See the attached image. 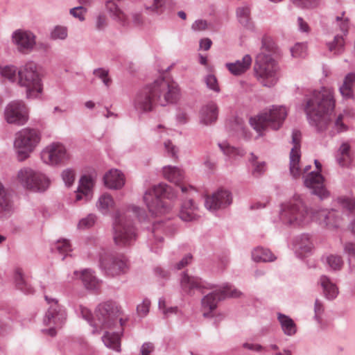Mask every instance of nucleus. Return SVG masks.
I'll return each instance as SVG.
<instances>
[{"mask_svg":"<svg viewBox=\"0 0 355 355\" xmlns=\"http://www.w3.org/2000/svg\"><path fill=\"white\" fill-rule=\"evenodd\" d=\"M94 28L97 31H105L108 26V19L103 12L98 13L94 19Z\"/></svg>","mask_w":355,"mask_h":355,"instance_id":"3c124183","label":"nucleus"},{"mask_svg":"<svg viewBox=\"0 0 355 355\" xmlns=\"http://www.w3.org/2000/svg\"><path fill=\"white\" fill-rule=\"evenodd\" d=\"M11 40L17 50L22 54H29L36 45V35L30 31L17 29L12 33Z\"/></svg>","mask_w":355,"mask_h":355,"instance_id":"a211bd4d","label":"nucleus"},{"mask_svg":"<svg viewBox=\"0 0 355 355\" xmlns=\"http://www.w3.org/2000/svg\"><path fill=\"white\" fill-rule=\"evenodd\" d=\"M16 180L24 188L33 191H44L49 185V180L45 175L28 167L18 171Z\"/></svg>","mask_w":355,"mask_h":355,"instance_id":"9b49d317","label":"nucleus"},{"mask_svg":"<svg viewBox=\"0 0 355 355\" xmlns=\"http://www.w3.org/2000/svg\"><path fill=\"white\" fill-rule=\"evenodd\" d=\"M94 185V180L90 175H83L79 180V186L78 187V192L76 195V200L77 201L83 198V194L85 200L87 201L92 198V189Z\"/></svg>","mask_w":355,"mask_h":355,"instance_id":"cd10ccee","label":"nucleus"},{"mask_svg":"<svg viewBox=\"0 0 355 355\" xmlns=\"http://www.w3.org/2000/svg\"><path fill=\"white\" fill-rule=\"evenodd\" d=\"M87 6L80 5L77 7L72 8L69 10V14L74 18L78 19L80 21L85 20V14L87 13Z\"/></svg>","mask_w":355,"mask_h":355,"instance_id":"5fc2aeb1","label":"nucleus"},{"mask_svg":"<svg viewBox=\"0 0 355 355\" xmlns=\"http://www.w3.org/2000/svg\"><path fill=\"white\" fill-rule=\"evenodd\" d=\"M252 258L256 262H272L277 259L270 250L263 247L255 248L252 251Z\"/></svg>","mask_w":355,"mask_h":355,"instance_id":"c9c22d12","label":"nucleus"},{"mask_svg":"<svg viewBox=\"0 0 355 355\" xmlns=\"http://www.w3.org/2000/svg\"><path fill=\"white\" fill-rule=\"evenodd\" d=\"M68 37V29L66 26L57 25L50 32V38L53 40H64Z\"/></svg>","mask_w":355,"mask_h":355,"instance_id":"09e8293b","label":"nucleus"},{"mask_svg":"<svg viewBox=\"0 0 355 355\" xmlns=\"http://www.w3.org/2000/svg\"><path fill=\"white\" fill-rule=\"evenodd\" d=\"M17 83L26 88V98H37L42 91V80L33 62H28L18 69Z\"/></svg>","mask_w":355,"mask_h":355,"instance_id":"6e6552de","label":"nucleus"},{"mask_svg":"<svg viewBox=\"0 0 355 355\" xmlns=\"http://www.w3.org/2000/svg\"><path fill=\"white\" fill-rule=\"evenodd\" d=\"M180 286L182 291L188 295H193L195 291H199L204 293V289H211L213 286L200 278L189 275L186 272L182 275L180 279Z\"/></svg>","mask_w":355,"mask_h":355,"instance_id":"412c9836","label":"nucleus"},{"mask_svg":"<svg viewBox=\"0 0 355 355\" xmlns=\"http://www.w3.org/2000/svg\"><path fill=\"white\" fill-rule=\"evenodd\" d=\"M322 261L326 268L331 272L340 271L345 263L344 259L341 255L331 253L323 255Z\"/></svg>","mask_w":355,"mask_h":355,"instance_id":"c85d7f7f","label":"nucleus"},{"mask_svg":"<svg viewBox=\"0 0 355 355\" xmlns=\"http://www.w3.org/2000/svg\"><path fill=\"white\" fill-rule=\"evenodd\" d=\"M12 209V202L10 194L5 190L3 184L0 182V209L5 211H10Z\"/></svg>","mask_w":355,"mask_h":355,"instance_id":"37998d69","label":"nucleus"},{"mask_svg":"<svg viewBox=\"0 0 355 355\" xmlns=\"http://www.w3.org/2000/svg\"><path fill=\"white\" fill-rule=\"evenodd\" d=\"M74 275L77 277H80L84 286L87 290L95 291L98 289L100 281L96 277L91 270L85 269L80 274L78 271H75Z\"/></svg>","mask_w":355,"mask_h":355,"instance_id":"7c9ffc66","label":"nucleus"},{"mask_svg":"<svg viewBox=\"0 0 355 355\" xmlns=\"http://www.w3.org/2000/svg\"><path fill=\"white\" fill-rule=\"evenodd\" d=\"M0 74L10 82H16L18 79V69L14 65H6L0 68Z\"/></svg>","mask_w":355,"mask_h":355,"instance_id":"49530a36","label":"nucleus"},{"mask_svg":"<svg viewBox=\"0 0 355 355\" xmlns=\"http://www.w3.org/2000/svg\"><path fill=\"white\" fill-rule=\"evenodd\" d=\"M277 319L284 333L289 336H293L297 331L296 324L289 316L279 313Z\"/></svg>","mask_w":355,"mask_h":355,"instance_id":"e433bc0d","label":"nucleus"},{"mask_svg":"<svg viewBox=\"0 0 355 355\" xmlns=\"http://www.w3.org/2000/svg\"><path fill=\"white\" fill-rule=\"evenodd\" d=\"M337 203L343 214L348 217L355 216V196H342L337 198Z\"/></svg>","mask_w":355,"mask_h":355,"instance_id":"473e14b6","label":"nucleus"},{"mask_svg":"<svg viewBox=\"0 0 355 355\" xmlns=\"http://www.w3.org/2000/svg\"><path fill=\"white\" fill-rule=\"evenodd\" d=\"M179 97L180 89L176 83L159 78L137 92L133 105L137 112L143 114L152 112L156 105L174 103Z\"/></svg>","mask_w":355,"mask_h":355,"instance_id":"7ed1b4c3","label":"nucleus"},{"mask_svg":"<svg viewBox=\"0 0 355 355\" xmlns=\"http://www.w3.org/2000/svg\"><path fill=\"white\" fill-rule=\"evenodd\" d=\"M315 164L318 172H311L304 178V183L306 187L310 189L311 193L318 196L320 200L327 198L329 193L324 185V178L320 174L321 164L315 160Z\"/></svg>","mask_w":355,"mask_h":355,"instance_id":"f3484780","label":"nucleus"},{"mask_svg":"<svg viewBox=\"0 0 355 355\" xmlns=\"http://www.w3.org/2000/svg\"><path fill=\"white\" fill-rule=\"evenodd\" d=\"M288 114L286 107L272 105L268 110H265L257 116L250 119V125L261 133L267 128L277 130L279 129ZM261 135V134H259Z\"/></svg>","mask_w":355,"mask_h":355,"instance_id":"423d86ee","label":"nucleus"},{"mask_svg":"<svg viewBox=\"0 0 355 355\" xmlns=\"http://www.w3.org/2000/svg\"><path fill=\"white\" fill-rule=\"evenodd\" d=\"M45 300L50 306L44 317V324L61 327L67 320V313L64 308L58 304L56 299L45 295Z\"/></svg>","mask_w":355,"mask_h":355,"instance_id":"dca6fc26","label":"nucleus"},{"mask_svg":"<svg viewBox=\"0 0 355 355\" xmlns=\"http://www.w3.org/2000/svg\"><path fill=\"white\" fill-rule=\"evenodd\" d=\"M164 147L168 153V155L176 158L177 157V150L170 141L164 142Z\"/></svg>","mask_w":355,"mask_h":355,"instance_id":"774afa93","label":"nucleus"},{"mask_svg":"<svg viewBox=\"0 0 355 355\" xmlns=\"http://www.w3.org/2000/svg\"><path fill=\"white\" fill-rule=\"evenodd\" d=\"M307 45L305 43H297L291 49L293 58H304L306 55Z\"/></svg>","mask_w":355,"mask_h":355,"instance_id":"864d4df0","label":"nucleus"},{"mask_svg":"<svg viewBox=\"0 0 355 355\" xmlns=\"http://www.w3.org/2000/svg\"><path fill=\"white\" fill-rule=\"evenodd\" d=\"M218 146L224 155L230 158L243 157L245 153L243 149L234 148L226 141L219 143Z\"/></svg>","mask_w":355,"mask_h":355,"instance_id":"a19ab883","label":"nucleus"},{"mask_svg":"<svg viewBox=\"0 0 355 355\" xmlns=\"http://www.w3.org/2000/svg\"><path fill=\"white\" fill-rule=\"evenodd\" d=\"M137 236L132 220L120 210L113 216L112 237L116 245L120 248L128 247L134 243Z\"/></svg>","mask_w":355,"mask_h":355,"instance_id":"39448f33","label":"nucleus"},{"mask_svg":"<svg viewBox=\"0 0 355 355\" xmlns=\"http://www.w3.org/2000/svg\"><path fill=\"white\" fill-rule=\"evenodd\" d=\"M192 255L191 254H187L184 256L177 264L175 268L178 270H181L187 265H189L192 261Z\"/></svg>","mask_w":355,"mask_h":355,"instance_id":"338daca9","label":"nucleus"},{"mask_svg":"<svg viewBox=\"0 0 355 355\" xmlns=\"http://www.w3.org/2000/svg\"><path fill=\"white\" fill-rule=\"evenodd\" d=\"M270 44L264 38L261 40V52L257 55L254 71L257 80L264 87L274 86L279 79V66L272 55Z\"/></svg>","mask_w":355,"mask_h":355,"instance_id":"20e7f679","label":"nucleus"},{"mask_svg":"<svg viewBox=\"0 0 355 355\" xmlns=\"http://www.w3.org/2000/svg\"><path fill=\"white\" fill-rule=\"evenodd\" d=\"M163 174L166 179L175 184L182 193L187 191L188 188L180 184L184 178V173L180 168L171 166H164L163 168Z\"/></svg>","mask_w":355,"mask_h":355,"instance_id":"a878e982","label":"nucleus"},{"mask_svg":"<svg viewBox=\"0 0 355 355\" xmlns=\"http://www.w3.org/2000/svg\"><path fill=\"white\" fill-rule=\"evenodd\" d=\"M291 143L293 148L290 153V173L294 178H297L301 175V170L299 166L301 157V132L299 130H293Z\"/></svg>","mask_w":355,"mask_h":355,"instance_id":"aec40b11","label":"nucleus"},{"mask_svg":"<svg viewBox=\"0 0 355 355\" xmlns=\"http://www.w3.org/2000/svg\"><path fill=\"white\" fill-rule=\"evenodd\" d=\"M304 101V111L309 124L317 132H323L330 128L329 135L333 137L349 130L345 114H333L335 100L331 88L314 90L306 96Z\"/></svg>","mask_w":355,"mask_h":355,"instance_id":"f257e3e1","label":"nucleus"},{"mask_svg":"<svg viewBox=\"0 0 355 355\" xmlns=\"http://www.w3.org/2000/svg\"><path fill=\"white\" fill-rule=\"evenodd\" d=\"M61 177L65 185L71 187L75 180V171L70 168H66L62 172Z\"/></svg>","mask_w":355,"mask_h":355,"instance_id":"4d7b16f0","label":"nucleus"},{"mask_svg":"<svg viewBox=\"0 0 355 355\" xmlns=\"http://www.w3.org/2000/svg\"><path fill=\"white\" fill-rule=\"evenodd\" d=\"M198 207L192 200H188L183 202L180 211V218L187 222L193 221L198 218Z\"/></svg>","mask_w":355,"mask_h":355,"instance_id":"2f4dec72","label":"nucleus"},{"mask_svg":"<svg viewBox=\"0 0 355 355\" xmlns=\"http://www.w3.org/2000/svg\"><path fill=\"white\" fill-rule=\"evenodd\" d=\"M119 306L114 302L107 301L98 304L95 311L96 322L92 332L97 331V327L109 329L115 325L121 315Z\"/></svg>","mask_w":355,"mask_h":355,"instance_id":"9d476101","label":"nucleus"},{"mask_svg":"<svg viewBox=\"0 0 355 355\" xmlns=\"http://www.w3.org/2000/svg\"><path fill=\"white\" fill-rule=\"evenodd\" d=\"M99 267L105 274L116 277L126 272L127 259L123 254H113L103 250L99 254Z\"/></svg>","mask_w":355,"mask_h":355,"instance_id":"f8f14e48","label":"nucleus"},{"mask_svg":"<svg viewBox=\"0 0 355 355\" xmlns=\"http://www.w3.org/2000/svg\"><path fill=\"white\" fill-rule=\"evenodd\" d=\"M150 302L148 299H144L143 302L137 306V312L139 316L144 318L149 312Z\"/></svg>","mask_w":355,"mask_h":355,"instance_id":"bf43d9fd","label":"nucleus"},{"mask_svg":"<svg viewBox=\"0 0 355 355\" xmlns=\"http://www.w3.org/2000/svg\"><path fill=\"white\" fill-rule=\"evenodd\" d=\"M291 2L296 7L300 8H307L313 6L315 0H290Z\"/></svg>","mask_w":355,"mask_h":355,"instance_id":"69168bd1","label":"nucleus"},{"mask_svg":"<svg viewBox=\"0 0 355 355\" xmlns=\"http://www.w3.org/2000/svg\"><path fill=\"white\" fill-rule=\"evenodd\" d=\"M232 202V196L230 191L225 189H218L211 196H207L205 198V206L211 211L225 209Z\"/></svg>","mask_w":355,"mask_h":355,"instance_id":"6ab92c4d","label":"nucleus"},{"mask_svg":"<svg viewBox=\"0 0 355 355\" xmlns=\"http://www.w3.org/2000/svg\"><path fill=\"white\" fill-rule=\"evenodd\" d=\"M328 49L334 54L340 55L345 49V39L343 36L336 35L332 42L327 43Z\"/></svg>","mask_w":355,"mask_h":355,"instance_id":"c03bdc74","label":"nucleus"},{"mask_svg":"<svg viewBox=\"0 0 355 355\" xmlns=\"http://www.w3.org/2000/svg\"><path fill=\"white\" fill-rule=\"evenodd\" d=\"M169 226L166 225L165 223L162 222H159L157 223H155L153 227L152 236L153 237L154 241L152 242L151 250L157 252V248L159 246L158 243H162L163 241V237L161 235L163 232L166 234H168Z\"/></svg>","mask_w":355,"mask_h":355,"instance_id":"f704fd0d","label":"nucleus"},{"mask_svg":"<svg viewBox=\"0 0 355 355\" xmlns=\"http://www.w3.org/2000/svg\"><path fill=\"white\" fill-rule=\"evenodd\" d=\"M345 12L342 13L341 16L336 17V21L341 32L346 35L348 33L349 22L347 17H344Z\"/></svg>","mask_w":355,"mask_h":355,"instance_id":"052dcab7","label":"nucleus"},{"mask_svg":"<svg viewBox=\"0 0 355 355\" xmlns=\"http://www.w3.org/2000/svg\"><path fill=\"white\" fill-rule=\"evenodd\" d=\"M295 246L302 252H309L313 248L310 236L308 234H302L297 236L295 241Z\"/></svg>","mask_w":355,"mask_h":355,"instance_id":"ea45409f","label":"nucleus"},{"mask_svg":"<svg viewBox=\"0 0 355 355\" xmlns=\"http://www.w3.org/2000/svg\"><path fill=\"white\" fill-rule=\"evenodd\" d=\"M70 158L65 146L59 142H53L46 146L41 152V159L44 163L56 166L64 164Z\"/></svg>","mask_w":355,"mask_h":355,"instance_id":"4468645a","label":"nucleus"},{"mask_svg":"<svg viewBox=\"0 0 355 355\" xmlns=\"http://www.w3.org/2000/svg\"><path fill=\"white\" fill-rule=\"evenodd\" d=\"M354 86L355 73H349L345 76L343 85L339 88L342 96L345 99H352L354 96Z\"/></svg>","mask_w":355,"mask_h":355,"instance_id":"72a5a7b5","label":"nucleus"},{"mask_svg":"<svg viewBox=\"0 0 355 355\" xmlns=\"http://www.w3.org/2000/svg\"><path fill=\"white\" fill-rule=\"evenodd\" d=\"M240 295V291L229 284H225L221 288L206 295L201 301L203 316H212L211 312L216 309L219 301L227 297H236Z\"/></svg>","mask_w":355,"mask_h":355,"instance_id":"ddd939ff","label":"nucleus"},{"mask_svg":"<svg viewBox=\"0 0 355 355\" xmlns=\"http://www.w3.org/2000/svg\"><path fill=\"white\" fill-rule=\"evenodd\" d=\"M324 307L322 302L316 299L314 304V319L318 322H322V316L324 313Z\"/></svg>","mask_w":355,"mask_h":355,"instance_id":"13d9d810","label":"nucleus"},{"mask_svg":"<svg viewBox=\"0 0 355 355\" xmlns=\"http://www.w3.org/2000/svg\"><path fill=\"white\" fill-rule=\"evenodd\" d=\"M318 284L322 289V293L324 297L328 300H335L339 293V289L336 283L326 275H322L320 277Z\"/></svg>","mask_w":355,"mask_h":355,"instance_id":"393cba45","label":"nucleus"},{"mask_svg":"<svg viewBox=\"0 0 355 355\" xmlns=\"http://www.w3.org/2000/svg\"><path fill=\"white\" fill-rule=\"evenodd\" d=\"M4 116L8 123L23 125L28 120V110L22 101H13L6 107Z\"/></svg>","mask_w":355,"mask_h":355,"instance_id":"2eb2a0df","label":"nucleus"},{"mask_svg":"<svg viewBox=\"0 0 355 355\" xmlns=\"http://www.w3.org/2000/svg\"><path fill=\"white\" fill-rule=\"evenodd\" d=\"M176 198L174 191L167 184L160 183L153 186L146 191L144 200L149 211L155 216L164 214L168 211L169 207L163 201V198L173 199Z\"/></svg>","mask_w":355,"mask_h":355,"instance_id":"0eeeda50","label":"nucleus"},{"mask_svg":"<svg viewBox=\"0 0 355 355\" xmlns=\"http://www.w3.org/2000/svg\"><path fill=\"white\" fill-rule=\"evenodd\" d=\"M252 58L250 55H245L242 60L234 62L227 63L226 67L234 76H239L245 73L251 66Z\"/></svg>","mask_w":355,"mask_h":355,"instance_id":"c756f323","label":"nucleus"},{"mask_svg":"<svg viewBox=\"0 0 355 355\" xmlns=\"http://www.w3.org/2000/svg\"><path fill=\"white\" fill-rule=\"evenodd\" d=\"M96 220V216L94 214H89L87 217L81 219L78 223L79 229L89 228L94 225Z\"/></svg>","mask_w":355,"mask_h":355,"instance_id":"680f3d73","label":"nucleus"},{"mask_svg":"<svg viewBox=\"0 0 355 355\" xmlns=\"http://www.w3.org/2000/svg\"><path fill=\"white\" fill-rule=\"evenodd\" d=\"M94 74L101 78L106 87L110 86L111 79L108 77V71L99 68L94 71Z\"/></svg>","mask_w":355,"mask_h":355,"instance_id":"e2e57ef3","label":"nucleus"},{"mask_svg":"<svg viewBox=\"0 0 355 355\" xmlns=\"http://www.w3.org/2000/svg\"><path fill=\"white\" fill-rule=\"evenodd\" d=\"M343 252L347 256V263L349 264V270H353L352 266V261H355V242L347 241L343 244Z\"/></svg>","mask_w":355,"mask_h":355,"instance_id":"de8ad7c7","label":"nucleus"},{"mask_svg":"<svg viewBox=\"0 0 355 355\" xmlns=\"http://www.w3.org/2000/svg\"><path fill=\"white\" fill-rule=\"evenodd\" d=\"M164 3V0H144L145 8L157 14H160L162 12Z\"/></svg>","mask_w":355,"mask_h":355,"instance_id":"8fccbe9b","label":"nucleus"},{"mask_svg":"<svg viewBox=\"0 0 355 355\" xmlns=\"http://www.w3.org/2000/svg\"><path fill=\"white\" fill-rule=\"evenodd\" d=\"M102 340L107 347L116 352L121 351V337L119 333L106 331L102 337Z\"/></svg>","mask_w":355,"mask_h":355,"instance_id":"4c0bfd02","label":"nucleus"},{"mask_svg":"<svg viewBox=\"0 0 355 355\" xmlns=\"http://www.w3.org/2000/svg\"><path fill=\"white\" fill-rule=\"evenodd\" d=\"M114 205V201L112 197L110 194L104 193L99 197L96 207L102 214H107L109 209L112 207Z\"/></svg>","mask_w":355,"mask_h":355,"instance_id":"79ce46f5","label":"nucleus"},{"mask_svg":"<svg viewBox=\"0 0 355 355\" xmlns=\"http://www.w3.org/2000/svg\"><path fill=\"white\" fill-rule=\"evenodd\" d=\"M334 157L339 166L347 168L352 167L354 158L350 144L348 141L342 142L335 152Z\"/></svg>","mask_w":355,"mask_h":355,"instance_id":"4be33fe9","label":"nucleus"},{"mask_svg":"<svg viewBox=\"0 0 355 355\" xmlns=\"http://www.w3.org/2000/svg\"><path fill=\"white\" fill-rule=\"evenodd\" d=\"M236 17L239 23L245 27L250 25V9L248 6L239 7L236 9Z\"/></svg>","mask_w":355,"mask_h":355,"instance_id":"a18cd8bd","label":"nucleus"},{"mask_svg":"<svg viewBox=\"0 0 355 355\" xmlns=\"http://www.w3.org/2000/svg\"><path fill=\"white\" fill-rule=\"evenodd\" d=\"M128 211H132L133 214L138 218L139 221H144L147 218V215L145 211L137 206H130L128 208Z\"/></svg>","mask_w":355,"mask_h":355,"instance_id":"0e129e2a","label":"nucleus"},{"mask_svg":"<svg viewBox=\"0 0 355 355\" xmlns=\"http://www.w3.org/2000/svg\"><path fill=\"white\" fill-rule=\"evenodd\" d=\"M207 87L211 91L219 93L220 92L216 77L214 75L209 74L205 78Z\"/></svg>","mask_w":355,"mask_h":355,"instance_id":"6e6d98bb","label":"nucleus"},{"mask_svg":"<svg viewBox=\"0 0 355 355\" xmlns=\"http://www.w3.org/2000/svg\"><path fill=\"white\" fill-rule=\"evenodd\" d=\"M218 115V108L216 103L213 101H210L203 105L200 110V123L204 125H210L216 121Z\"/></svg>","mask_w":355,"mask_h":355,"instance_id":"5701e85b","label":"nucleus"},{"mask_svg":"<svg viewBox=\"0 0 355 355\" xmlns=\"http://www.w3.org/2000/svg\"><path fill=\"white\" fill-rule=\"evenodd\" d=\"M14 282L16 287L26 294L33 293V288L25 280L21 268H16L14 272Z\"/></svg>","mask_w":355,"mask_h":355,"instance_id":"58836bf2","label":"nucleus"},{"mask_svg":"<svg viewBox=\"0 0 355 355\" xmlns=\"http://www.w3.org/2000/svg\"><path fill=\"white\" fill-rule=\"evenodd\" d=\"M53 250L57 251L60 254H65L62 258V260L64 259L66 255L71 250L70 243L67 239L58 240L54 244Z\"/></svg>","mask_w":355,"mask_h":355,"instance_id":"603ef678","label":"nucleus"},{"mask_svg":"<svg viewBox=\"0 0 355 355\" xmlns=\"http://www.w3.org/2000/svg\"><path fill=\"white\" fill-rule=\"evenodd\" d=\"M41 140L40 132L35 128H25L15 135L14 147L17 159L22 162L27 159Z\"/></svg>","mask_w":355,"mask_h":355,"instance_id":"1a4fd4ad","label":"nucleus"},{"mask_svg":"<svg viewBox=\"0 0 355 355\" xmlns=\"http://www.w3.org/2000/svg\"><path fill=\"white\" fill-rule=\"evenodd\" d=\"M104 184L110 189H120L125 184L123 173L118 169H110L103 176Z\"/></svg>","mask_w":355,"mask_h":355,"instance_id":"b1692460","label":"nucleus"},{"mask_svg":"<svg viewBox=\"0 0 355 355\" xmlns=\"http://www.w3.org/2000/svg\"><path fill=\"white\" fill-rule=\"evenodd\" d=\"M279 218L283 223L294 227L303 226L312 220L329 229L338 227L342 223L339 212L331 209L313 210L300 195H294L288 202L281 205Z\"/></svg>","mask_w":355,"mask_h":355,"instance_id":"f03ea898","label":"nucleus"},{"mask_svg":"<svg viewBox=\"0 0 355 355\" xmlns=\"http://www.w3.org/2000/svg\"><path fill=\"white\" fill-rule=\"evenodd\" d=\"M105 8L110 17L123 26L129 24L126 14L118 6L113 0H107L105 3Z\"/></svg>","mask_w":355,"mask_h":355,"instance_id":"bb28decb","label":"nucleus"}]
</instances>
